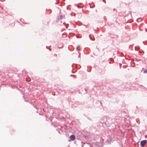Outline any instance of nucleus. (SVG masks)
<instances>
[{
    "instance_id": "1",
    "label": "nucleus",
    "mask_w": 147,
    "mask_h": 147,
    "mask_svg": "<svg viewBox=\"0 0 147 147\" xmlns=\"http://www.w3.org/2000/svg\"><path fill=\"white\" fill-rule=\"evenodd\" d=\"M64 18V16L61 15V14H60L57 18V22H59L60 20H61L62 19H63Z\"/></svg>"
},
{
    "instance_id": "2",
    "label": "nucleus",
    "mask_w": 147,
    "mask_h": 147,
    "mask_svg": "<svg viewBox=\"0 0 147 147\" xmlns=\"http://www.w3.org/2000/svg\"><path fill=\"white\" fill-rule=\"evenodd\" d=\"M107 121L106 117H104L100 119V122L101 123H105L106 124Z\"/></svg>"
},
{
    "instance_id": "3",
    "label": "nucleus",
    "mask_w": 147,
    "mask_h": 147,
    "mask_svg": "<svg viewBox=\"0 0 147 147\" xmlns=\"http://www.w3.org/2000/svg\"><path fill=\"white\" fill-rule=\"evenodd\" d=\"M147 142V140H144L140 142V145L142 147H143L144 146Z\"/></svg>"
},
{
    "instance_id": "4",
    "label": "nucleus",
    "mask_w": 147,
    "mask_h": 147,
    "mask_svg": "<svg viewBox=\"0 0 147 147\" xmlns=\"http://www.w3.org/2000/svg\"><path fill=\"white\" fill-rule=\"evenodd\" d=\"M70 138L72 141H74L76 139L75 136L74 134L71 135L70 137Z\"/></svg>"
},
{
    "instance_id": "5",
    "label": "nucleus",
    "mask_w": 147,
    "mask_h": 147,
    "mask_svg": "<svg viewBox=\"0 0 147 147\" xmlns=\"http://www.w3.org/2000/svg\"><path fill=\"white\" fill-rule=\"evenodd\" d=\"M68 26H69V24H66L65 27V28H68Z\"/></svg>"
},
{
    "instance_id": "6",
    "label": "nucleus",
    "mask_w": 147,
    "mask_h": 147,
    "mask_svg": "<svg viewBox=\"0 0 147 147\" xmlns=\"http://www.w3.org/2000/svg\"><path fill=\"white\" fill-rule=\"evenodd\" d=\"M79 47V46H78L77 47H76V49L77 50V51H79L80 50L79 49H78V48Z\"/></svg>"
},
{
    "instance_id": "7",
    "label": "nucleus",
    "mask_w": 147,
    "mask_h": 147,
    "mask_svg": "<svg viewBox=\"0 0 147 147\" xmlns=\"http://www.w3.org/2000/svg\"><path fill=\"white\" fill-rule=\"evenodd\" d=\"M144 73H147V69L144 71Z\"/></svg>"
},
{
    "instance_id": "8",
    "label": "nucleus",
    "mask_w": 147,
    "mask_h": 147,
    "mask_svg": "<svg viewBox=\"0 0 147 147\" xmlns=\"http://www.w3.org/2000/svg\"><path fill=\"white\" fill-rule=\"evenodd\" d=\"M89 37L90 38V40H93L90 37V35H89Z\"/></svg>"
},
{
    "instance_id": "9",
    "label": "nucleus",
    "mask_w": 147,
    "mask_h": 147,
    "mask_svg": "<svg viewBox=\"0 0 147 147\" xmlns=\"http://www.w3.org/2000/svg\"><path fill=\"white\" fill-rule=\"evenodd\" d=\"M140 18H138L137 19V20H136V21H137L138 22V20Z\"/></svg>"
},
{
    "instance_id": "10",
    "label": "nucleus",
    "mask_w": 147,
    "mask_h": 147,
    "mask_svg": "<svg viewBox=\"0 0 147 147\" xmlns=\"http://www.w3.org/2000/svg\"><path fill=\"white\" fill-rule=\"evenodd\" d=\"M143 43L144 44V45H146V44L145 43H144V42L143 41Z\"/></svg>"
},
{
    "instance_id": "11",
    "label": "nucleus",
    "mask_w": 147,
    "mask_h": 147,
    "mask_svg": "<svg viewBox=\"0 0 147 147\" xmlns=\"http://www.w3.org/2000/svg\"><path fill=\"white\" fill-rule=\"evenodd\" d=\"M146 31L147 32V29H146Z\"/></svg>"
},
{
    "instance_id": "12",
    "label": "nucleus",
    "mask_w": 147,
    "mask_h": 147,
    "mask_svg": "<svg viewBox=\"0 0 147 147\" xmlns=\"http://www.w3.org/2000/svg\"><path fill=\"white\" fill-rule=\"evenodd\" d=\"M136 47H135V50H136Z\"/></svg>"
},
{
    "instance_id": "13",
    "label": "nucleus",
    "mask_w": 147,
    "mask_h": 147,
    "mask_svg": "<svg viewBox=\"0 0 147 147\" xmlns=\"http://www.w3.org/2000/svg\"><path fill=\"white\" fill-rule=\"evenodd\" d=\"M58 132L59 133H60V131H58Z\"/></svg>"
},
{
    "instance_id": "14",
    "label": "nucleus",
    "mask_w": 147,
    "mask_h": 147,
    "mask_svg": "<svg viewBox=\"0 0 147 147\" xmlns=\"http://www.w3.org/2000/svg\"><path fill=\"white\" fill-rule=\"evenodd\" d=\"M55 4H57V3H55Z\"/></svg>"
},
{
    "instance_id": "15",
    "label": "nucleus",
    "mask_w": 147,
    "mask_h": 147,
    "mask_svg": "<svg viewBox=\"0 0 147 147\" xmlns=\"http://www.w3.org/2000/svg\"><path fill=\"white\" fill-rule=\"evenodd\" d=\"M82 146H83V145H82Z\"/></svg>"
},
{
    "instance_id": "16",
    "label": "nucleus",
    "mask_w": 147,
    "mask_h": 147,
    "mask_svg": "<svg viewBox=\"0 0 147 147\" xmlns=\"http://www.w3.org/2000/svg\"><path fill=\"white\" fill-rule=\"evenodd\" d=\"M60 22H61V23L62 22V21H61Z\"/></svg>"
},
{
    "instance_id": "17",
    "label": "nucleus",
    "mask_w": 147,
    "mask_h": 147,
    "mask_svg": "<svg viewBox=\"0 0 147 147\" xmlns=\"http://www.w3.org/2000/svg\"><path fill=\"white\" fill-rule=\"evenodd\" d=\"M65 24V23H63V24Z\"/></svg>"
},
{
    "instance_id": "18",
    "label": "nucleus",
    "mask_w": 147,
    "mask_h": 147,
    "mask_svg": "<svg viewBox=\"0 0 147 147\" xmlns=\"http://www.w3.org/2000/svg\"><path fill=\"white\" fill-rule=\"evenodd\" d=\"M104 2H105V1H104L103 0Z\"/></svg>"
},
{
    "instance_id": "19",
    "label": "nucleus",
    "mask_w": 147,
    "mask_h": 147,
    "mask_svg": "<svg viewBox=\"0 0 147 147\" xmlns=\"http://www.w3.org/2000/svg\"><path fill=\"white\" fill-rule=\"evenodd\" d=\"M71 67H72V65H71Z\"/></svg>"
}]
</instances>
